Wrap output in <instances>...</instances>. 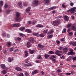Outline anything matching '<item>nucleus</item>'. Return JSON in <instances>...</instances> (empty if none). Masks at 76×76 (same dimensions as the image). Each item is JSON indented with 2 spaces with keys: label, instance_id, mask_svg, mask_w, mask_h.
I'll use <instances>...</instances> for the list:
<instances>
[{
  "label": "nucleus",
  "instance_id": "c756f323",
  "mask_svg": "<svg viewBox=\"0 0 76 76\" xmlns=\"http://www.w3.org/2000/svg\"><path fill=\"white\" fill-rule=\"evenodd\" d=\"M25 53H26L25 54V57H28V52L27 50H25Z\"/></svg>",
  "mask_w": 76,
  "mask_h": 76
},
{
  "label": "nucleus",
  "instance_id": "6ab92c4d",
  "mask_svg": "<svg viewBox=\"0 0 76 76\" xmlns=\"http://www.w3.org/2000/svg\"><path fill=\"white\" fill-rule=\"evenodd\" d=\"M72 56H70L69 57L66 59V60L67 61H71V60H72Z\"/></svg>",
  "mask_w": 76,
  "mask_h": 76
},
{
  "label": "nucleus",
  "instance_id": "c9c22d12",
  "mask_svg": "<svg viewBox=\"0 0 76 76\" xmlns=\"http://www.w3.org/2000/svg\"><path fill=\"white\" fill-rule=\"evenodd\" d=\"M54 54L55 53L53 51H50L49 52V54Z\"/></svg>",
  "mask_w": 76,
  "mask_h": 76
},
{
  "label": "nucleus",
  "instance_id": "69168bd1",
  "mask_svg": "<svg viewBox=\"0 0 76 76\" xmlns=\"http://www.w3.org/2000/svg\"><path fill=\"white\" fill-rule=\"evenodd\" d=\"M14 52L15 53H16V52H17V53L19 52V50H14Z\"/></svg>",
  "mask_w": 76,
  "mask_h": 76
},
{
  "label": "nucleus",
  "instance_id": "37998d69",
  "mask_svg": "<svg viewBox=\"0 0 76 76\" xmlns=\"http://www.w3.org/2000/svg\"><path fill=\"white\" fill-rule=\"evenodd\" d=\"M39 36H40V37L42 38L44 37V34L43 33H42L40 34H39Z\"/></svg>",
  "mask_w": 76,
  "mask_h": 76
},
{
  "label": "nucleus",
  "instance_id": "7c9ffc66",
  "mask_svg": "<svg viewBox=\"0 0 76 76\" xmlns=\"http://www.w3.org/2000/svg\"><path fill=\"white\" fill-rule=\"evenodd\" d=\"M53 32H54V31L53 30H51L50 31L47 33L48 35H50V34H53Z\"/></svg>",
  "mask_w": 76,
  "mask_h": 76
},
{
  "label": "nucleus",
  "instance_id": "c85d7f7f",
  "mask_svg": "<svg viewBox=\"0 0 76 76\" xmlns=\"http://www.w3.org/2000/svg\"><path fill=\"white\" fill-rule=\"evenodd\" d=\"M37 58L38 60H41L42 59V58H41V55H39L37 56Z\"/></svg>",
  "mask_w": 76,
  "mask_h": 76
},
{
  "label": "nucleus",
  "instance_id": "79ce46f5",
  "mask_svg": "<svg viewBox=\"0 0 76 76\" xmlns=\"http://www.w3.org/2000/svg\"><path fill=\"white\" fill-rule=\"evenodd\" d=\"M63 50L64 52H66L67 51V48H64L63 49Z\"/></svg>",
  "mask_w": 76,
  "mask_h": 76
},
{
  "label": "nucleus",
  "instance_id": "4468645a",
  "mask_svg": "<svg viewBox=\"0 0 76 76\" xmlns=\"http://www.w3.org/2000/svg\"><path fill=\"white\" fill-rule=\"evenodd\" d=\"M36 26L37 28H43L44 27V26L42 24H38Z\"/></svg>",
  "mask_w": 76,
  "mask_h": 76
},
{
  "label": "nucleus",
  "instance_id": "13d9d810",
  "mask_svg": "<svg viewBox=\"0 0 76 76\" xmlns=\"http://www.w3.org/2000/svg\"><path fill=\"white\" fill-rule=\"evenodd\" d=\"M7 38H9L10 37V34H7Z\"/></svg>",
  "mask_w": 76,
  "mask_h": 76
},
{
  "label": "nucleus",
  "instance_id": "338daca9",
  "mask_svg": "<svg viewBox=\"0 0 76 76\" xmlns=\"http://www.w3.org/2000/svg\"><path fill=\"white\" fill-rule=\"evenodd\" d=\"M72 19H73V20H74L75 19V17L73 16H71Z\"/></svg>",
  "mask_w": 76,
  "mask_h": 76
},
{
  "label": "nucleus",
  "instance_id": "5701e85b",
  "mask_svg": "<svg viewBox=\"0 0 76 76\" xmlns=\"http://www.w3.org/2000/svg\"><path fill=\"white\" fill-rule=\"evenodd\" d=\"M13 60V59L12 58H11L10 57H9L8 58V62H10L12 61Z\"/></svg>",
  "mask_w": 76,
  "mask_h": 76
},
{
  "label": "nucleus",
  "instance_id": "4be33fe9",
  "mask_svg": "<svg viewBox=\"0 0 76 76\" xmlns=\"http://www.w3.org/2000/svg\"><path fill=\"white\" fill-rule=\"evenodd\" d=\"M38 47H39V48H44V45L41 44H38Z\"/></svg>",
  "mask_w": 76,
  "mask_h": 76
},
{
  "label": "nucleus",
  "instance_id": "f3484780",
  "mask_svg": "<svg viewBox=\"0 0 76 76\" xmlns=\"http://www.w3.org/2000/svg\"><path fill=\"white\" fill-rule=\"evenodd\" d=\"M21 38L18 37L15 39V40L16 41H20V40H21Z\"/></svg>",
  "mask_w": 76,
  "mask_h": 76
},
{
  "label": "nucleus",
  "instance_id": "5fc2aeb1",
  "mask_svg": "<svg viewBox=\"0 0 76 76\" xmlns=\"http://www.w3.org/2000/svg\"><path fill=\"white\" fill-rule=\"evenodd\" d=\"M9 51H10V52L13 51V48H11L9 50Z\"/></svg>",
  "mask_w": 76,
  "mask_h": 76
},
{
  "label": "nucleus",
  "instance_id": "a211bd4d",
  "mask_svg": "<svg viewBox=\"0 0 76 76\" xmlns=\"http://www.w3.org/2000/svg\"><path fill=\"white\" fill-rule=\"evenodd\" d=\"M64 18L66 22H67V21H68V20H69V18L67 16H64Z\"/></svg>",
  "mask_w": 76,
  "mask_h": 76
},
{
  "label": "nucleus",
  "instance_id": "dca6fc26",
  "mask_svg": "<svg viewBox=\"0 0 76 76\" xmlns=\"http://www.w3.org/2000/svg\"><path fill=\"white\" fill-rule=\"evenodd\" d=\"M33 35L35 37H39V34L37 33H34L33 34Z\"/></svg>",
  "mask_w": 76,
  "mask_h": 76
},
{
  "label": "nucleus",
  "instance_id": "aec40b11",
  "mask_svg": "<svg viewBox=\"0 0 76 76\" xmlns=\"http://www.w3.org/2000/svg\"><path fill=\"white\" fill-rule=\"evenodd\" d=\"M53 34H50L47 37L49 39H50L52 38H53Z\"/></svg>",
  "mask_w": 76,
  "mask_h": 76
},
{
  "label": "nucleus",
  "instance_id": "8fccbe9b",
  "mask_svg": "<svg viewBox=\"0 0 76 76\" xmlns=\"http://www.w3.org/2000/svg\"><path fill=\"white\" fill-rule=\"evenodd\" d=\"M19 35L20 36H22V37H25V34H23L21 33H20L19 34Z\"/></svg>",
  "mask_w": 76,
  "mask_h": 76
},
{
  "label": "nucleus",
  "instance_id": "864d4df0",
  "mask_svg": "<svg viewBox=\"0 0 76 76\" xmlns=\"http://www.w3.org/2000/svg\"><path fill=\"white\" fill-rule=\"evenodd\" d=\"M24 75H25V76H29V73H27V72H25L24 73Z\"/></svg>",
  "mask_w": 76,
  "mask_h": 76
},
{
  "label": "nucleus",
  "instance_id": "2eb2a0df",
  "mask_svg": "<svg viewBox=\"0 0 76 76\" xmlns=\"http://www.w3.org/2000/svg\"><path fill=\"white\" fill-rule=\"evenodd\" d=\"M1 67L2 68V69H6V65L4 64H1Z\"/></svg>",
  "mask_w": 76,
  "mask_h": 76
},
{
  "label": "nucleus",
  "instance_id": "a878e982",
  "mask_svg": "<svg viewBox=\"0 0 76 76\" xmlns=\"http://www.w3.org/2000/svg\"><path fill=\"white\" fill-rule=\"evenodd\" d=\"M25 29V28L24 27H22L20 28V30L21 31H24V29Z\"/></svg>",
  "mask_w": 76,
  "mask_h": 76
},
{
  "label": "nucleus",
  "instance_id": "20e7f679",
  "mask_svg": "<svg viewBox=\"0 0 76 76\" xmlns=\"http://www.w3.org/2000/svg\"><path fill=\"white\" fill-rule=\"evenodd\" d=\"M76 7H74L70 9H69L67 11L68 12H71V13H75V10H76Z\"/></svg>",
  "mask_w": 76,
  "mask_h": 76
},
{
  "label": "nucleus",
  "instance_id": "e2e57ef3",
  "mask_svg": "<svg viewBox=\"0 0 76 76\" xmlns=\"http://www.w3.org/2000/svg\"><path fill=\"white\" fill-rule=\"evenodd\" d=\"M36 62L37 63H39V60H36Z\"/></svg>",
  "mask_w": 76,
  "mask_h": 76
},
{
  "label": "nucleus",
  "instance_id": "680f3d73",
  "mask_svg": "<svg viewBox=\"0 0 76 76\" xmlns=\"http://www.w3.org/2000/svg\"><path fill=\"white\" fill-rule=\"evenodd\" d=\"M61 41H64V38H63L60 39Z\"/></svg>",
  "mask_w": 76,
  "mask_h": 76
},
{
  "label": "nucleus",
  "instance_id": "49530a36",
  "mask_svg": "<svg viewBox=\"0 0 76 76\" xmlns=\"http://www.w3.org/2000/svg\"><path fill=\"white\" fill-rule=\"evenodd\" d=\"M68 35H70V36H72L73 35V32H69L68 33Z\"/></svg>",
  "mask_w": 76,
  "mask_h": 76
},
{
  "label": "nucleus",
  "instance_id": "0eeeda50",
  "mask_svg": "<svg viewBox=\"0 0 76 76\" xmlns=\"http://www.w3.org/2000/svg\"><path fill=\"white\" fill-rule=\"evenodd\" d=\"M29 51L30 53L31 54H33L35 52H36L37 51V50H32L31 49H29Z\"/></svg>",
  "mask_w": 76,
  "mask_h": 76
},
{
  "label": "nucleus",
  "instance_id": "58836bf2",
  "mask_svg": "<svg viewBox=\"0 0 76 76\" xmlns=\"http://www.w3.org/2000/svg\"><path fill=\"white\" fill-rule=\"evenodd\" d=\"M24 6H26L28 5V2H24L23 3Z\"/></svg>",
  "mask_w": 76,
  "mask_h": 76
},
{
  "label": "nucleus",
  "instance_id": "c03bdc74",
  "mask_svg": "<svg viewBox=\"0 0 76 76\" xmlns=\"http://www.w3.org/2000/svg\"><path fill=\"white\" fill-rule=\"evenodd\" d=\"M10 12H12L11 10H6V12H7V14L9 13H10Z\"/></svg>",
  "mask_w": 76,
  "mask_h": 76
},
{
  "label": "nucleus",
  "instance_id": "3c124183",
  "mask_svg": "<svg viewBox=\"0 0 76 76\" xmlns=\"http://www.w3.org/2000/svg\"><path fill=\"white\" fill-rule=\"evenodd\" d=\"M62 7L64 9H66V6L64 4H63L62 5Z\"/></svg>",
  "mask_w": 76,
  "mask_h": 76
},
{
  "label": "nucleus",
  "instance_id": "f8f14e48",
  "mask_svg": "<svg viewBox=\"0 0 76 76\" xmlns=\"http://www.w3.org/2000/svg\"><path fill=\"white\" fill-rule=\"evenodd\" d=\"M60 53V51L56 50L55 53L57 56H61V55L60 53Z\"/></svg>",
  "mask_w": 76,
  "mask_h": 76
},
{
  "label": "nucleus",
  "instance_id": "bf43d9fd",
  "mask_svg": "<svg viewBox=\"0 0 76 76\" xmlns=\"http://www.w3.org/2000/svg\"><path fill=\"white\" fill-rule=\"evenodd\" d=\"M71 73L72 74V75H75V72L74 71H72L71 72Z\"/></svg>",
  "mask_w": 76,
  "mask_h": 76
},
{
  "label": "nucleus",
  "instance_id": "0e129e2a",
  "mask_svg": "<svg viewBox=\"0 0 76 76\" xmlns=\"http://www.w3.org/2000/svg\"><path fill=\"white\" fill-rule=\"evenodd\" d=\"M4 7L5 8H7L8 7L7 4H6L4 5Z\"/></svg>",
  "mask_w": 76,
  "mask_h": 76
},
{
  "label": "nucleus",
  "instance_id": "412c9836",
  "mask_svg": "<svg viewBox=\"0 0 76 76\" xmlns=\"http://www.w3.org/2000/svg\"><path fill=\"white\" fill-rule=\"evenodd\" d=\"M15 69L17 71H22V69L20 67H17Z\"/></svg>",
  "mask_w": 76,
  "mask_h": 76
},
{
  "label": "nucleus",
  "instance_id": "774afa93",
  "mask_svg": "<svg viewBox=\"0 0 76 76\" xmlns=\"http://www.w3.org/2000/svg\"><path fill=\"white\" fill-rule=\"evenodd\" d=\"M66 74V75H71V73H67Z\"/></svg>",
  "mask_w": 76,
  "mask_h": 76
},
{
  "label": "nucleus",
  "instance_id": "6e6552de",
  "mask_svg": "<svg viewBox=\"0 0 76 76\" xmlns=\"http://www.w3.org/2000/svg\"><path fill=\"white\" fill-rule=\"evenodd\" d=\"M50 0H43V1L46 4H48L50 2Z\"/></svg>",
  "mask_w": 76,
  "mask_h": 76
},
{
  "label": "nucleus",
  "instance_id": "72a5a7b5",
  "mask_svg": "<svg viewBox=\"0 0 76 76\" xmlns=\"http://www.w3.org/2000/svg\"><path fill=\"white\" fill-rule=\"evenodd\" d=\"M56 58V56H54V55H52L51 56L50 58L52 59H53V58Z\"/></svg>",
  "mask_w": 76,
  "mask_h": 76
},
{
  "label": "nucleus",
  "instance_id": "ddd939ff",
  "mask_svg": "<svg viewBox=\"0 0 76 76\" xmlns=\"http://www.w3.org/2000/svg\"><path fill=\"white\" fill-rule=\"evenodd\" d=\"M71 29H72L73 31H76V26H75V25H73L72 27H71Z\"/></svg>",
  "mask_w": 76,
  "mask_h": 76
},
{
  "label": "nucleus",
  "instance_id": "7ed1b4c3",
  "mask_svg": "<svg viewBox=\"0 0 76 76\" xmlns=\"http://www.w3.org/2000/svg\"><path fill=\"white\" fill-rule=\"evenodd\" d=\"M69 52L68 53V56H70L71 55H74L75 54V53L73 52V50L72 49H70L69 50Z\"/></svg>",
  "mask_w": 76,
  "mask_h": 76
},
{
  "label": "nucleus",
  "instance_id": "4c0bfd02",
  "mask_svg": "<svg viewBox=\"0 0 76 76\" xmlns=\"http://www.w3.org/2000/svg\"><path fill=\"white\" fill-rule=\"evenodd\" d=\"M48 31V29H47L46 30H45L43 31V33L44 34H47V31Z\"/></svg>",
  "mask_w": 76,
  "mask_h": 76
},
{
  "label": "nucleus",
  "instance_id": "f704fd0d",
  "mask_svg": "<svg viewBox=\"0 0 76 76\" xmlns=\"http://www.w3.org/2000/svg\"><path fill=\"white\" fill-rule=\"evenodd\" d=\"M61 72V69H59L57 70L56 71V73H60Z\"/></svg>",
  "mask_w": 76,
  "mask_h": 76
},
{
  "label": "nucleus",
  "instance_id": "9d476101",
  "mask_svg": "<svg viewBox=\"0 0 76 76\" xmlns=\"http://www.w3.org/2000/svg\"><path fill=\"white\" fill-rule=\"evenodd\" d=\"M30 42L31 43H33L34 42V38L32 37H30Z\"/></svg>",
  "mask_w": 76,
  "mask_h": 76
},
{
  "label": "nucleus",
  "instance_id": "09e8293b",
  "mask_svg": "<svg viewBox=\"0 0 76 76\" xmlns=\"http://www.w3.org/2000/svg\"><path fill=\"white\" fill-rule=\"evenodd\" d=\"M0 6H3V1H0Z\"/></svg>",
  "mask_w": 76,
  "mask_h": 76
},
{
  "label": "nucleus",
  "instance_id": "ea45409f",
  "mask_svg": "<svg viewBox=\"0 0 76 76\" xmlns=\"http://www.w3.org/2000/svg\"><path fill=\"white\" fill-rule=\"evenodd\" d=\"M66 28H64L63 30V31L62 32V33L63 34H64V33H66Z\"/></svg>",
  "mask_w": 76,
  "mask_h": 76
},
{
  "label": "nucleus",
  "instance_id": "f03ea898",
  "mask_svg": "<svg viewBox=\"0 0 76 76\" xmlns=\"http://www.w3.org/2000/svg\"><path fill=\"white\" fill-rule=\"evenodd\" d=\"M53 24L54 25V26H58L60 24V20H57L54 21L53 22Z\"/></svg>",
  "mask_w": 76,
  "mask_h": 76
},
{
  "label": "nucleus",
  "instance_id": "603ef678",
  "mask_svg": "<svg viewBox=\"0 0 76 76\" xmlns=\"http://www.w3.org/2000/svg\"><path fill=\"white\" fill-rule=\"evenodd\" d=\"M56 42L57 44H60V42L58 40H56Z\"/></svg>",
  "mask_w": 76,
  "mask_h": 76
},
{
  "label": "nucleus",
  "instance_id": "f257e3e1",
  "mask_svg": "<svg viewBox=\"0 0 76 76\" xmlns=\"http://www.w3.org/2000/svg\"><path fill=\"white\" fill-rule=\"evenodd\" d=\"M20 14L18 12H16V15L15 20L18 22H20L21 21V18H19Z\"/></svg>",
  "mask_w": 76,
  "mask_h": 76
},
{
  "label": "nucleus",
  "instance_id": "052dcab7",
  "mask_svg": "<svg viewBox=\"0 0 76 76\" xmlns=\"http://www.w3.org/2000/svg\"><path fill=\"white\" fill-rule=\"evenodd\" d=\"M70 5L71 6H73L74 5V4L72 2H71L70 4Z\"/></svg>",
  "mask_w": 76,
  "mask_h": 76
},
{
  "label": "nucleus",
  "instance_id": "4d7b16f0",
  "mask_svg": "<svg viewBox=\"0 0 76 76\" xmlns=\"http://www.w3.org/2000/svg\"><path fill=\"white\" fill-rule=\"evenodd\" d=\"M72 59L73 60V61H75V60H76V57H75L74 58H73V57H72Z\"/></svg>",
  "mask_w": 76,
  "mask_h": 76
},
{
  "label": "nucleus",
  "instance_id": "1a4fd4ad",
  "mask_svg": "<svg viewBox=\"0 0 76 76\" xmlns=\"http://www.w3.org/2000/svg\"><path fill=\"white\" fill-rule=\"evenodd\" d=\"M70 45H72L73 47H75L76 45V42H72L69 43Z\"/></svg>",
  "mask_w": 76,
  "mask_h": 76
},
{
  "label": "nucleus",
  "instance_id": "bb28decb",
  "mask_svg": "<svg viewBox=\"0 0 76 76\" xmlns=\"http://www.w3.org/2000/svg\"><path fill=\"white\" fill-rule=\"evenodd\" d=\"M27 47L28 48H29V47H31V45H30V42H28L27 43Z\"/></svg>",
  "mask_w": 76,
  "mask_h": 76
},
{
  "label": "nucleus",
  "instance_id": "473e14b6",
  "mask_svg": "<svg viewBox=\"0 0 76 76\" xmlns=\"http://www.w3.org/2000/svg\"><path fill=\"white\" fill-rule=\"evenodd\" d=\"M72 25V23H70L68 24L66 26V28H70V27Z\"/></svg>",
  "mask_w": 76,
  "mask_h": 76
},
{
  "label": "nucleus",
  "instance_id": "b1692460",
  "mask_svg": "<svg viewBox=\"0 0 76 76\" xmlns=\"http://www.w3.org/2000/svg\"><path fill=\"white\" fill-rule=\"evenodd\" d=\"M26 31L27 32H28V33H31V32H32V31L30 30V29H27L26 30Z\"/></svg>",
  "mask_w": 76,
  "mask_h": 76
},
{
  "label": "nucleus",
  "instance_id": "423d86ee",
  "mask_svg": "<svg viewBox=\"0 0 76 76\" xmlns=\"http://www.w3.org/2000/svg\"><path fill=\"white\" fill-rule=\"evenodd\" d=\"M19 26H20V23H15L12 24V27H19Z\"/></svg>",
  "mask_w": 76,
  "mask_h": 76
},
{
  "label": "nucleus",
  "instance_id": "e433bc0d",
  "mask_svg": "<svg viewBox=\"0 0 76 76\" xmlns=\"http://www.w3.org/2000/svg\"><path fill=\"white\" fill-rule=\"evenodd\" d=\"M50 56V55H48L47 54H45V55H44V57L45 58L47 59L48 57H49Z\"/></svg>",
  "mask_w": 76,
  "mask_h": 76
},
{
  "label": "nucleus",
  "instance_id": "cd10ccee",
  "mask_svg": "<svg viewBox=\"0 0 76 76\" xmlns=\"http://www.w3.org/2000/svg\"><path fill=\"white\" fill-rule=\"evenodd\" d=\"M31 9V7H28L27 9L26 10V12H29L30 11V10Z\"/></svg>",
  "mask_w": 76,
  "mask_h": 76
},
{
  "label": "nucleus",
  "instance_id": "de8ad7c7",
  "mask_svg": "<svg viewBox=\"0 0 76 76\" xmlns=\"http://www.w3.org/2000/svg\"><path fill=\"white\" fill-rule=\"evenodd\" d=\"M28 67H30V66H32V64L31 63H28L27 64Z\"/></svg>",
  "mask_w": 76,
  "mask_h": 76
},
{
  "label": "nucleus",
  "instance_id": "39448f33",
  "mask_svg": "<svg viewBox=\"0 0 76 76\" xmlns=\"http://www.w3.org/2000/svg\"><path fill=\"white\" fill-rule=\"evenodd\" d=\"M33 5L34 7L37 6L38 5V1L37 0L34 1L33 3Z\"/></svg>",
  "mask_w": 76,
  "mask_h": 76
},
{
  "label": "nucleus",
  "instance_id": "393cba45",
  "mask_svg": "<svg viewBox=\"0 0 76 76\" xmlns=\"http://www.w3.org/2000/svg\"><path fill=\"white\" fill-rule=\"evenodd\" d=\"M7 45L8 47H11V45H12V43L11 42H8L7 43Z\"/></svg>",
  "mask_w": 76,
  "mask_h": 76
},
{
  "label": "nucleus",
  "instance_id": "9b49d317",
  "mask_svg": "<svg viewBox=\"0 0 76 76\" xmlns=\"http://www.w3.org/2000/svg\"><path fill=\"white\" fill-rule=\"evenodd\" d=\"M56 9V6H53L52 7H51L49 8L48 9V10H54V9Z\"/></svg>",
  "mask_w": 76,
  "mask_h": 76
},
{
  "label": "nucleus",
  "instance_id": "2f4dec72",
  "mask_svg": "<svg viewBox=\"0 0 76 76\" xmlns=\"http://www.w3.org/2000/svg\"><path fill=\"white\" fill-rule=\"evenodd\" d=\"M38 73V71L37 70H35L33 72H32V75H35V74H36V73Z\"/></svg>",
  "mask_w": 76,
  "mask_h": 76
},
{
  "label": "nucleus",
  "instance_id": "a18cd8bd",
  "mask_svg": "<svg viewBox=\"0 0 76 76\" xmlns=\"http://www.w3.org/2000/svg\"><path fill=\"white\" fill-rule=\"evenodd\" d=\"M6 73H7V72L6 70H4L2 72V73H3V74H4V75H5V74H6Z\"/></svg>",
  "mask_w": 76,
  "mask_h": 76
},
{
  "label": "nucleus",
  "instance_id": "a19ab883",
  "mask_svg": "<svg viewBox=\"0 0 76 76\" xmlns=\"http://www.w3.org/2000/svg\"><path fill=\"white\" fill-rule=\"evenodd\" d=\"M18 4L19 7H20V8H22V4H21V3H20V2H19L18 3Z\"/></svg>",
  "mask_w": 76,
  "mask_h": 76
},
{
  "label": "nucleus",
  "instance_id": "6e6d98bb",
  "mask_svg": "<svg viewBox=\"0 0 76 76\" xmlns=\"http://www.w3.org/2000/svg\"><path fill=\"white\" fill-rule=\"evenodd\" d=\"M6 33L4 32L2 34V36L3 37H4V36H6Z\"/></svg>",
  "mask_w": 76,
  "mask_h": 76
}]
</instances>
